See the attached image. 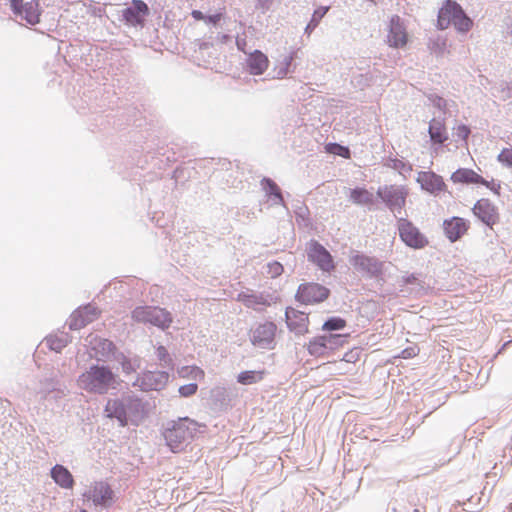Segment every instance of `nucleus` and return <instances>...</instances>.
<instances>
[{
  "label": "nucleus",
  "mask_w": 512,
  "mask_h": 512,
  "mask_svg": "<svg viewBox=\"0 0 512 512\" xmlns=\"http://www.w3.org/2000/svg\"><path fill=\"white\" fill-rule=\"evenodd\" d=\"M77 384L86 392L105 394L109 389H116L119 383L108 367L93 365L78 377Z\"/></svg>",
  "instance_id": "nucleus-1"
},
{
  "label": "nucleus",
  "mask_w": 512,
  "mask_h": 512,
  "mask_svg": "<svg viewBox=\"0 0 512 512\" xmlns=\"http://www.w3.org/2000/svg\"><path fill=\"white\" fill-rule=\"evenodd\" d=\"M196 422L188 417L172 421L164 430L163 436L172 452L184 450L186 444L193 439L196 432Z\"/></svg>",
  "instance_id": "nucleus-2"
},
{
  "label": "nucleus",
  "mask_w": 512,
  "mask_h": 512,
  "mask_svg": "<svg viewBox=\"0 0 512 512\" xmlns=\"http://www.w3.org/2000/svg\"><path fill=\"white\" fill-rule=\"evenodd\" d=\"M451 25L458 32L466 33L472 28L473 22L458 3L453 0H446L438 12L437 26L444 30Z\"/></svg>",
  "instance_id": "nucleus-3"
},
{
  "label": "nucleus",
  "mask_w": 512,
  "mask_h": 512,
  "mask_svg": "<svg viewBox=\"0 0 512 512\" xmlns=\"http://www.w3.org/2000/svg\"><path fill=\"white\" fill-rule=\"evenodd\" d=\"M348 337L349 334L335 333L315 336L307 343V351L313 357H327L343 348Z\"/></svg>",
  "instance_id": "nucleus-4"
},
{
  "label": "nucleus",
  "mask_w": 512,
  "mask_h": 512,
  "mask_svg": "<svg viewBox=\"0 0 512 512\" xmlns=\"http://www.w3.org/2000/svg\"><path fill=\"white\" fill-rule=\"evenodd\" d=\"M132 318L136 322L150 323L163 330L169 328L173 321L169 311L156 306L136 307L132 311Z\"/></svg>",
  "instance_id": "nucleus-5"
},
{
  "label": "nucleus",
  "mask_w": 512,
  "mask_h": 512,
  "mask_svg": "<svg viewBox=\"0 0 512 512\" xmlns=\"http://www.w3.org/2000/svg\"><path fill=\"white\" fill-rule=\"evenodd\" d=\"M83 499L95 507L109 508L115 501V493L107 482L96 481L83 493Z\"/></svg>",
  "instance_id": "nucleus-6"
},
{
  "label": "nucleus",
  "mask_w": 512,
  "mask_h": 512,
  "mask_svg": "<svg viewBox=\"0 0 512 512\" xmlns=\"http://www.w3.org/2000/svg\"><path fill=\"white\" fill-rule=\"evenodd\" d=\"M377 195L393 212H400L406 205L409 188L405 185H385L377 190Z\"/></svg>",
  "instance_id": "nucleus-7"
},
{
  "label": "nucleus",
  "mask_w": 512,
  "mask_h": 512,
  "mask_svg": "<svg viewBox=\"0 0 512 512\" xmlns=\"http://www.w3.org/2000/svg\"><path fill=\"white\" fill-rule=\"evenodd\" d=\"M397 229L400 239L410 248L422 249L429 243L419 228L406 218L397 220Z\"/></svg>",
  "instance_id": "nucleus-8"
},
{
  "label": "nucleus",
  "mask_w": 512,
  "mask_h": 512,
  "mask_svg": "<svg viewBox=\"0 0 512 512\" xmlns=\"http://www.w3.org/2000/svg\"><path fill=\"white\" fill-rule=\"evenodd\" d=\"M277 326L271 321L258 324L251 330V343L261 349H274Z\"/></svg>",
  "instance_id": "nucleus-9"
},
{
  "label": "nucleus",
  "mask_w": 512,
  "mask_h": 512,
  "mask_svg": "<svg viewBox=\"0 0 512 512\" xmlns=\"http://www.w3.org/2000/svg\"><path fill=\"white\" fill-rule=\"evenodd\" d=\"M330 295V291L319 283H303L298 287L296 298L299 302L312 305L325 301Z\"/></svg>",
  "instance_id": "nucleus-10"
},
{
  "label": "nucleus",
  "mask_w": 512,
  "mask_h": 512,
  "mask_svg": "<svg viewBox=\"0 0 512 512\" xmlns=\"http://www.w3.org/2000/svg\"><path fill=\"white\" fill-rule=\"evenodd\" d=\"M10 5L13 13L20 20L26 21L29 25L39 23L41 10L38 1H30L23 3L22 0H10Z\"/></svg>",
  "instance_id": "nucleus-11"
},
{
  "label": "nucleus",
  "mask_w": 512,
  "mask_h": 512,
  "mask_svg": "<svg viewBox=\"0 0 512 512\" xmlns=\"http://www.w3.org/2000/svg\"><path fill=\"white\" fill-rule=\"evenodd\" d=\"M473 214L488 227L493 228L500 222L498 207L489 199H479L472 208Z\"/></svg>",
  "instance_id": "nucleus-12"
},
{
  "label": "nucleus",
  "mask_w": 512,
  "mask_h": 512,
  "mask_svg": "<svg viewBox=\"0 0 512 512\" xmlns=\"http://www.w3.org/2000/svg\"><path fill=\"white\" fill-rule=\"evenodd\" d=\"M409 41L404 22L398 15L391 17L387 33V44L392 48H403Z\"/></svg>",
  "instance_id": "nucleus-13"
},
{
  "label": "nucleus",
  "mask_w": 512,
  "mask_h": 512,
  "mask_svg": "<svg viewBox=\"0 0 512 512\" xmlns=\"http://www.w3.org/2000/svg\"><path fill=\"white\" fill-rule=\"evenodd\" d=\"M308 258L323 271L330 272L335 268L331 254L316 241L309 244Z\"/></svg>",
  "instance_id": "nucleus-14"
},
{
  "label": "nucleus",
  "mask_w": 512,
  "mask_h": 512,
  "mask_svg": "<svg viewBox=\"0 0 512 512\" xmlns=\"http://www.w3.org/2000/svg\"><path fill=\"white\" fill-rule=\"evenodd\" d=\"M101 312L95 305L88 304L76 310L70 319V328L79 330L99 318Z\"/></svg>",
  "instance_id": "nucleus-15"
},
{
  "label": "nucleus",
  "mask_w": 512,
  "mask_h": 512,
  "mask_svg": "<svg viewBox=\"0 0 512 512\" xmlns=\"http://www.w3.org/2000/svg\"><path fill=\"white\" fill-rule=\"evenodd\" d=\"M169 380V374L164 371H147L138 379V386L145 391L161 390L166 386Z\"/></svg>",
  "instance_id": "nucleus-16"
},
{
  "label": "nucleus",
  "mask_w": 512,
  "mask_h": 512,
  "mask_svg": "<svg viewBox=\"0 0 512 512\" xmlns=\"http://www.w3.org/2000/svg\"><path fill=\"white\" fill-rule=\"evenodd\" d=\"M286 323L290 331L296 335H305L309 332V317L304 312L294 308L286 310Z\"/></svg>",
  "instance_id": "nucleus-17"
},
{
  "label": "nucleus",
  "mask_w": 512,
  "mask_h": 512,
  "mask_svg": "<svg viewBox=\"0 0 512 512\" xmlns=\"http://www.w3.org/2000/svg\"><path fill=\"white\" fill-rule=\"evenodd\" d=\"M416 181L420 184L423 190L434 195H437L446 189V184L442 177L432 171L418 172Z\"/></svg>",
  "instance_id": "nucleus-18"
},
{
  "label": "nucleus",
  "mask_w": 512,
  "mask_h": 512,
  "mask_svg": "<svg viewBox=\"0 0 512 512\" xmlns=\"http://www.w3.org/2000/svg\"><path fill=\"white\" fill-rule=\"evenodd\" d=\"M469 228L470 222L461 217H451L443 222L444 233L451 242L459 240Z\"/></svg>",
  "instance_id": "nucleus-19"
},
{
  "label": "nucleus",
  "mask_w": 512,
  "mask_h": 512,
  "mask_svg": "<svg viewBox=\"0 0 512 512\" xmlns=\"http://www.w3.org/2000/svg\"><path fill=\"white\" fill-rule=\"evenodd\" d=\"M149 14L147 4L142 0H133L132 6L123 10L124 20L133 26L143 25L145 17Z\"/></svg>",
  "instance_id": "nucleus-20"
},
{
  "label": "nucleus",
  "mask_w": 512,
  "mask_h": 512,
  "mask_svg": "<svg viewBox=\"0 0 512 512\" xmlns=\"http://www.w3.org/2000/svg\"><path fill=\"white\" fill-rule=\"evenodd\" d=\"M352 265L363 272L378 275L382 270V264L374 257L357 254L351 258Z\"/></svg>",
  "instance_id": "nucleus-21"
},
{
  "label": "nucleus",
  "mask_w": 512,
  "mask_h": 512,
  "mask_svg": "<svg viewBox=\"0 0 512 512\" xmlns=\"http://www.w3.org/2000/svg\"><path fill=\"white\" fill-rule=\"evenodd\" d=\"M246 64L250 74L262 75L268 69L269 59L260 50H255L248 55Z\"/></svg>",
  "instance_id": "nucleus-22"
},
{
  "label": "nucleus",
  "mask_w": 512,
  "mask_h": 512,
  "mask_svg": "<svg viewBox=\"0 0 512 512\" xmlns=\"http://www.w3.org/2000/svg\"><path fill=\"white\" fill-rule=\"evenodd\" d=\"M127 399H109L105 406V413L109 418H116L121 426L127 425Z\"/></svg>",
  "instance_id": "nucleus-23"
},
{
  "label": "nucleus",
  "mask_w": 512,
  "mask_h": 512,
  "mask_svg": "<svg viewBox=\"0 0 512 512\" xmlns=\"http://www.w3.org/2000/svg\"><path fill=\"white\" fill-rule=\"evenodd\" d=\"M127 425H138L145 417V409L141 400L136 398L127 399Z\"/></svg>",
  "instance_id": "nucleus-24"
},
{
  "label": "nucleus",
  "mask_w": 512,
  "mask_h": 512,
  "mask_svg": "<svg viewBox=\"0 0 512 512\" xmlns=\"http://www.w3.org/2000/svg\"><path fill=\"white\" fill-rule=\"evenodd\" d=\"M428 132L433 144L442 145L448 140V132L444 120L433 118L429 123Z\"/></svg>",
  "instance_id": "nucleus-25"
},
{
  "label": "nucleus",
  "mask_w": 512,
  "mask_h": 512,
  "mask_svg": "<svg viewBox=\"0 0 512 512\" xmlns=\"http://www.w3.org/2000/svg\"><path fill=\"white\" fill-rule=\"evenodd\" d=\"M451 181L456 184L484 183V178L472 169L459 168L451 175Z\"/></svg>",
  "instance_id": "nucleus-26"
},
{
  "label": "nucleus",
  "mask_w": 512,
  "mask_h": 512,
  "mask_svg": "<svg viewBox=\"0 0 512 512\" xmlns=\"http://www.w3.org/2000/svg\"><path fill=\"white\" fill-rule=\"evenodd\" d=\"M237 301L254 310H261L269 305L268 300L262 294L249 292L239 293L237 295Z\"/></svg>",
  "instance_id": "nucleus-27"
},
{
  "label": "nucleus",
  "mask_w": 512,
  "mask_h": 512,
  "mask_svg": "<svg viewBox=\"0 0 512 512\" xmlns=\"http://www.w3.org/2000/svg\"><path fill=\"white\" fill-rule=\"evenodd\" d=\"M51 477L62 488L71 489L74 485L72 474L62 465H55L51 470Z\"/></svg>",
  "instance_id": "nucleus-28"
},
{
  "label": "nucleus",
  "mask_w": 512,
  "mask_h": 512,
  "mask_svg": "<svg viewBox=\"0 0 512 512\" xmlns=\"http://www.w3.org/2000/svg\"><path fill=\"white\" fill-rule=\"evenodd\" d=\"M266 370H245L238 374L237 382L241 385H252L261 382L266 376Z\"/></svg>",
  "instance_id": "nucleus-29"
},
{
  "label": "nucleus",
  "mask_w": 512,
  "mask_h": 512,
  "mask_svg": "<svg viewBox=\"0 0 512 512\" xmlns=\"http://www.w3.org/2000/svg\"><path fill=\"white\" fill-rule=\"evenodd\" d=\"M350 199L358 205H371L374 202V195L365 188H355L350 190Z\"/></svg>",
  "instance_id": "nucleus-30"
},
{
  "label": "nucleus",
  "mask_w": 512,
  "mask_h": 512,
  "mask_svg": "<svg viewBox=\"0 0 512 512\" xmlns=\"http://www.w3.org/2000/svg\"><path fill=\"white\" fill-rule=\"evenodd\" d=\"M181 378H190L193 380H203L205 377L204 371L197 366H184L178 370Z\"/></svg>",
  "instance_id": "nucleus-31"
},
{
  "label": "nucleus",
  "mask_w": 512,
  "mask_h": 512,
  "mask_svg": "<svg viewBox=\"0 0 512 512\" xmlns=\"http://www.w3.org/2000/svg\"><path fill=\"white\" fill-rule=\"evenodd\" d=\"M262 185L267 194L274 196L277 204H283L284 200L277 184L271 179H264Z\"/></svg>",
  "instance_id": "nucleus-32"
},
{
  "label": "nucleus",
  "mask_w": 512,
  "mask_h": 512,
  "mask_svg": "<svg viewBox=\"0 0 512 512\" xmlns=\"http://www.w3.org/2000/svg\"><path fill=\"white\" fill-rule=\"evenodd\" d=\"M347 322L341 317H331L322 325L323 331H337L346 327Z\"/></svg>",
  "instance_id": "nucleus-33"
},
{
  "label": "nucleus",
  "mask_w": 512,
  "mask_h": 512,
  "mask_svg": "<svg viewBox=\"0 0 512 512\" xmlns=\"http://www.w3.org/2000/svg\"><path fill=\"white\" fill-rule=\"evenodd\" d=\"M325 151L329 154L337 155L345 159H349L351 157L349 148L337 143H328L325 146Z\"/></svg>",
  "instance_id": "nucleus-34"
},
{
  "label": "nucleus",
  "mask_w": 512,
  "mask_h": 512,
  "mask_svg": "<svg viewBox=\"0 0 512 512\" xmlns=\"http://www.w3.org/2000/svg\"><path fill=\"white\" fill-rule=\"evenodd\" d=\"M361 355H362V348L353 347L343 355L341 360L346 363L355 364L356 362H358L360 360Z\"/></svg>",
  "instance_id": "nucleus-35"
},
{
  "label": "nucleus",
  "mask_w": 512,
  "mask_h": 512,
  "mask_svg": "<svg viewBox=\"0 0 512 512\" xmlns=\"http://www.w3.org/2000/svg\"><path fill=\"white\" fill-rule=\"evenodd\" d=\"M46 343L51 350L56 352L61 351L66 346V341L57 336H51L46 339Z\"/></svg>",
  "instance_id": "nucleus-36"
},
{
  "label": "nucleus",
  "mask_w": 512,
  "mask_h": 512,
  "mask_svg": "<svg viewBox=\"0 0 512 512\" xmlns=\"http://www.w3.org/2000/svg\"><path fill=\"white\" fill-rule=\"evenodd\" d=\"M497 160L509 167L512 168V148H504L501 150V152L497 156Z\"/></svg>",
  "instance_id": "nucleus-37"
},
{
  "label": "nucleus",
  "mask_w": 512,
  "mask_h": 512,
  "mask_svg": "<svg viewBox=\"0 0 512 512\" xmlns=\"http://www.w3.org/2000/svg\"><path fill=\"white\" fill-rule=\"evenodd\" d=\"M284 271V268L281 263L274 261L267 264V274L271 278H276L280 276Z\"/></svg>",
  "instance_id": "nucleus-38"
},
{
  "label": "nucleus",
  "mask_w": 512,
  "mask_h": 512,
  "mask_svg": "<svg viewBox=\"0 0 512 512\" xmlns=\"http://www.w3.org/2000/svg\"><path fill=\"white\" fill-rule=\"evenodd\" d=\"M198 390V386L195 383L186 384L183 386H180L179 388V394L182 397H190L194 395Z\"/></svg>",
  "instance_id": "nucleus-39"
},
{
  "label": "nucleus",
  "mask_w": 512,
  "mask_h": 512,
  "mask_svg": "<svg viewBox=\"0 0 512 512\" xmlns=\"http://www.w3.org/2000/svg\"><path fill=\"white\" fill-rule=\"evenodd\" d=\"M225 8H222L219 12L213 15L205 16L204 22L217 26L224 17Z\"/></svg>",
  "instance_id": "nucleus-40"
},
{
  "label": "nucleus",
  "mask_w": 512,
  "mask_h": 512,
  "mask_svg": "<svg viewBox=\"0 0 512 512\" xmlns=\"http://www.w3.org/2000/svg\"><path fill=\"white\" fill-rule=\"evenodd\" d=\"M420 352L417 345L407 347L401 351L400 357L403 359H410L416 357Z\"/></svg>",
  "instance_id": "nucleus-41"
},
{
  "label": "nucleus",
  "mask_w": 512,
  "mask_h": 512,
  "mask_svg": "<svg viewBox=\"0 0 512 512\" xmlns=\"http://www.w3.org/2000/svg\"><path fill=\"white\" fill-rule=\"evenodd\" d=\"M328 10H329V7L325 6V7H319L314 11L312 18H311L313 20V26H318L320 20L325 16V14L328 12Z\"/></svg>",
  "instance_id": "nucleus-42"
},
{
  "label": "nucleus",
  "mask_w": 512,
  "mask_h": 512,
  "mask_svg": "<svg viewBox=\"0 0 512 512\" xmlns=\"http://www.w3.org/2000/svg\"><path fill=\"white\" fill-rule=\"evenodd\" d=\"M455 134L457 137L466 141L470 134V129L468 126L461 124L455 128Z\"/></svg>",
  "instance_id": "nucleus-43"
},
{
  "label": "nucleus",
  "mask_w": 512,
  "mask_h": 512,
  "mask_svg": "<svg viewBox=\"0 0 512 512\" xmlns=\"http://www.w3.org/2000/svg\"><path fill=\"white\" fill-rule=\"evenodd\" d=\"M157 356L161 361H164L167 364H171V359L169 358L168 351L164 346H159L157 348Z\"/></svg>",
  "instance_id": "nucleus-44"
},
{
  "label": "nucleus",
  "mask_w": 512,
  "mask_h": 512,
  "mask_svg": "<svg viewBox=\"0 0 512 512\" xmlns=\"http://www.w3.org/2000/svg\"><path fill=\"white\" fill-rule=\"evenodd\" d=\"M481 184L486 186L487 188H489L496 195L500 194L501 185L499 183H495L493 181L489 182L484 179V183H481Z\"/></svg>",
  "instance_id": "nucleus-45"
},
{
  "label": "nucleus",
  "mask_w": 512,
  "mask_h": 512,
  "mask_svg": "<svg viewBox=\"0 0 512 512\" xmlns=\"http://www.w3.org/2000/svg\"><path fill=\"white\" fill-rule=\"evenodd\" d=\"M191 15L196 21H204L206 16L199 10H193Z\"/></svg>",
  "instance_id": "nucleus-46"
},
{
  "label": "nucleus",
  "mask_w": 512,
  "mask_h": 512,
  "mask_svg": "<svg viewBox=\"0 0 512 512\" xmlns=\"http://www.w3.org/2000/svg\"><path fill=\"white\" fill-rule=\"evenodd\" d=\"M270 3L271 0H258V4L261 8H267Z\"/></svg>",
  "instance_id": "nucleus-47"
},
{
  "label": "nucleus",
  "mask_w": 512,
  "mask_h": 512,
  "mask_svg": "<svg viewBox=\"0 0 512 512\" xmlns=\"http://www.w3.org/2000/svg\"><path fill=\"white\" fill-rule=\"evenodd\" d=\"M316 27L317 26H313V20L311 19V21L309 22V24L306 27V32L311 33V31H313Z\"/></svg>",
  "instance_id": "nucleus-48"
},
{
  "label": "nucleus",
  "mask_w": 512,
  "mask_h": 512,
  "mask_svg": "<svg viewBox=\"0 0 512 512\" xmlns=\"http://www.w3.org/2000/svg\"><path fill=\"white\" fill-rule=\"evenodd\" d=\"M237 45H238V49H240V50L244 51V49L240 46V44H239V43H237Z\"/></svg>",
  "instance_id": "nucleus-49"
},
{
  "label": "nucleus",
  "mask_w": 512,
  "mask_h": 512,
  "mask_svg": "<svg viewBox=\"0 0 512 512\" xmlns=\"http://www.w3.org/2000/svg\"><path fill=\"white\" fill-rule=\"evenodd\" d=\"M79 512H88V511H87V510H85V509H82V510H81V511H79Z\"/></svg>",
  "instance_id": "nucleus-50"
},
{
  "label": "nucleus",
  "mask_w": 512,
  "mask_h": 512,
  "mask_svg": "<svg viewBox=\"0 0 512 512\" xmlns=\"http://www.w3.org/2000/svg\"><path fill=\"white\" fill-rule=\"evenodd\" d=\"M413 512H420L418 509H414Z\"/></svg>",
  "instance_id": "nucleus-51"
}]
</instances>
